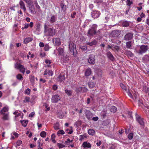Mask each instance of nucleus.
Returning <instances> with one entry per match:
<instances>
[{
  "label": "nucleus",
  "mask_w": 149,
  "mask_h": 149,
  "mask_svg": "<svg viewBox=\"0 0 149 149\" xmlns=\"http://www.w3.org/2000/svg\"><path fill=\"white\" fill-rule=\"evenodd\" d=\"M3 116L2 117V119L4 120H8L9 119V113L7 112L6 113L1 114Z\"/></svg>",
  "instance_id": "17"
},
{
  "label": "nucleus",
  "mask_w": 149,
  "mask_h": 149,
  "mask_svg": "<svg viewBox=\"0 0 149 149\" xmlns=\"http://www.w3.org/2000/svg\"><path fill=\"white\" fill-rule=\"evenodd\" d=\"M88 91V89L87 88L84 87L83 88V93H86Z\"/></svg>",
  "instance_id": "63"
},
{
  "label": "nucleus",
  "mask_w": 149,
  "mask_h": 149,
  "mask_svg": "<svg viewBox=\"0 0 149 149\" xmlns=\"http://www.w3.org/2000/svg\"><path fill=\"white\" fill-rule=\"evenodd\" d=\"M112 48L113 49V50H115L117 51H118L119 49V47L116 45H113L112 46Z\"/></svg>",
  "instance_id": "44"
},
{
  "label": "nucleus",
  "mask_w": 149,
  "mask_h": 149,
  "mask_svg": "<svg viewBox=\"0 0 149 149\" xmlns=\"http://www.w3.org/2000/svg\"><path fill=\"white\" fill-rule=\"evenodd\" d=\"M132 47L131 41H128L126 42V47L129 49H131Z\"/></svg>",
  "instance_id": "28"
},
{
  "label": "nucleus",
  "mask_w": 149,
  "mask_h": 149,
  "mask_svg": "<svg viewBox=\"0 0 149 149\" xmlns=\"http://www.w3.org/2000/svg\"><path fill=\"white\" fill-rule=\"evenodd\" d=\"M28 5H31L32 4V2L31 0H24Z\"/></svg>",
  "instance_id": "48"
},
{
  "label": "nucleus",
  "mask_w": 149,
  "mask_h": 149,
  "mask_svg": "<svg viewBox=\"0 0 149 149\" xmlns=\"http://www.w3.org/2000/svg\"><path fill=\"white\" fill-rule=\"evenodd\" d=\"M16 78L20 80H22V79L23 78V77L20 74H18L16 76Z\"/></svg>",
  "instance_id": "40"
},
{
  "label": "nucleus",
  "mask_w": 149,
  "mask_h": 149,
  "mask_svg": "<svg viewBox=\"0 0 149 149\" xmlns=\"http://www.w3.org/2000/svg\"><path fill=\"white\" fill-rule=\"evenodd\" d=\"M82 146L84 148L87 147L89 148L91 147V145L90 143H88L86 142H85L83 143Z\"/></svg>",
  "instance_id": "22"
},
{
  "label": "nucleus",
  "mask_w": 149,
  "mask_h": 149,
  "mask_svg": "<svg viewBox=\"0 0 149 149\" xmlns=\"http://www.w3.org/2000/svg\"><path fill=\"white\" fill-rule=\"evenodd\" d=\"M133 33L129 32L127 33L124 36V40H131L133 37Z\"/></svg>",
  "instance_id": "9"
},
{
  "label": "nucleus",
  "mask_w": 149,
  "mask_h": 149,
  "mask_svg": "<svg viewBox=\"0 0 149 149\" xmlns=\"http://www.w3.org/2000/svg\"><path fill=\"white\" fill-rule=\"evenodd\" d=\"M117 110V109L116 107L114 106H112L110 109L111 111L114 113L116 112V111Z\"/></svg>",
  "instance_id": "29"
},
{
  "label": "nucleus",
  "mask_w": 149,
  "mask_h": 149,
  "mask_svg": "<svg viewBox=\"0 0 149 149\" xmlns=\"http://www.w3.org/2000/svg\"><path fill=\"white\" fill-rule=\"evenodd\" d=\"M91 74V70L90 69H87L85 72V75L88 76L90 75Z\"/></svg>",
  "instance_id": "26"
},
{
  "label": "nucleus",
  "mask_w": 149,
  "mask_h": 149,
  "mask_svg": "<svg viewBox=\"0 0 149 149\" xmlns=\"http://www.w3.org/2000/svg\"><path fill=\"white\" fill-rule=\"evenodd\" d=\"M61 8L62 9H65L66 8V6L65 5L64 3H61Z\"/></svg>",
  "instance_id": "46"
},
{
  "label": "nucleus",
  "mask_w": 149,
  "mask_h": 149,
  "mask_svg": "<svg viewBox=\"0 0 149 149\" xmlns=\"http://www.w3.org/2000/svg\"><path fill=\"white\" fill-rule=\"evenodd\" d=\"M110 122L109 120H106L103 121L102 124L104 125H107L109 124Z\"/></svg>",
  "instance_id": "38"
},
{
  "label": "nucleus",
  "mask_w": 149,
  "mask_h": 149,
  "mask_svg": "<svg viewBox=\"0 0 149 149\" xmlns=\"http://www.w3.org/2000/svg\"><path fill=\"white\" fill-rule=\"evenodd\" d=\"M126 3L127 6H130L132 3V0H127Z\"/></svg>",
  "instance_id": "41"
},
{
  "label": "nucleus",
  "mask_w": 149,
  "mask_h": 149,
  "mask_svg": "<svg viewBox=\"0 0 149 149\" xmlns=\"http://www.w3.org/2000/svg\"><path fill=\"white\" fill-rule=\"evenodd\" d=\"M85 114L86 118L88 120H90L93 117V115L92 113L88 110H86Z\"/></svg>",
  "instance_id": "14"
},
{
  "label": "nucleus",
  "mask_w": 149,
  "mask_h": 149,
  "mask_svg": "<svg viewBox=\"0 0 149 149\" xmlns=\"http://www.w3.org/2000/svg\"><path fill=\"white\" fill-rule=\"evenodd\" d=\"M20 8L23 9H26L24 3L22 1H20L19 2Z\"/></svg>",
  "instance_id": "23"
},
{
  "label": "nucleus",
  "mask_w": 149,
  "mask_h": 149,
  "mask_svg": "<svg viewBox=\"0 0 149 149\" xmlns=\"http://www.w3.org/2000/svg\"><path fill=\"white\" fill-rule=\"evenodd\" d=\"M107 57L111 61H114L115 58L112 54L110 52H108L107 53Z\"/></svg>",
  "instance_id": "16"
},
{
  "label": "nucleus",
  "mask_w": 149,
  "mask_h": 149,
  "mask_svg": "<svg viewBox=\"0 0 149 149\" xmlns=\"http://www.w3.org/2000/svg\"><path fill=\"white\" fill-rule=\"evenodd\" d=\"M20 122L23 126L26 127L28 123V121L27 120H21Z\"/></svg>",
  "instance_id": "24"
},
{
  "label": "nucleus",
  "mask_w": 149,
  "mask_h": 149,
  "mask_svg": "<svg viewBox=\"0 0 149 149\" xmlns=\"http://www.w3.org/2000/svg\"><path fill=\"white\" fill-rule=\"evenodd\" d=\"M97 27V25H93L91 28L89 30L87 33L88 36H90L95 35L96 33V29Z\"/></svg>",
  "instance_id": "3"
},
{
  "label": "nucleus",
  "mask_w": 149,
  "mask_h": 149,
  "mask_svg": "<svg viewBox=\"0 0 149 149\" xmlns=\"http://www.w3.org/2000/svg\"><path fill=\"white\" fill-rule=\"evenodd\" d=\"M73 140H70V139L68 138L67 139V140L65 141V143L67 144V145H69L70 143L72 142Z\"/></svg>",
  "instance_id": "47"
},
{
  "label": "nucleus",
  "mask_w": 149,
  "mask_h": 149,
  "mask_svg": "<svg viewBox=\"0 0 149 149\" xmlns=\"http://www.w3.org/2000/svg\"><path fill=\"white\" fill-rule=\"evenodd\" d=\"M56 20V17L54 15H52L50 20V22L51 23H52L55 22Z\"/></svg>",
  "instance_id": "30"
},
{
  "label": "nucleus",
  "mask_w": 149,
  "mask_h": 149,
  "mask_svg": "<svg viewBox=\"0 0 149 149\" xmlns=\"http://www.w3.org/2000/svg\"><path fill=\"white\" fill-rule=\"evenodd\" d=\"M122 25L125 27H127L129 25V22L127 21L123 22L122 23Z\"/></svg>",
  "instance_id": "31"
},
{
  "label": "nucleus",
  "mask_w": 149,
  "mask_h": 149,
  "mask_svg": "<svg viewBox=\"0 0 149 149\" xmlns=\"http://www.w3.org/2000/svg\"><path fill=\"white\" fill-rule=\"evenodd\" d=\"M30 98L26 96L25 97V100L23 101L24 102H29V101Z\"/></svg>",
  "instance_id": "52"
},
{
  "label": "nucleus",
  "mask_w": 149,
  "mask_h": 149,
  "mask_svg": "<svg viewBox=\"0 0 149 149\" xmlns=\"http://www.w3.org/2000/svg\"><path fill=\"white\" fill-rule=\"evenodd\" d=\"M65 132L63 130H60L58 131L57 132V134L58 136H60L61 134H63Z\"/></svg>",
  "instance_id": "35"
},
{
  "label": "nucleus",
  "mask_w": 149,
  "mask_h": 149,
  "mask_svg": "<svg viewBox=\"0 0 149 149\" xmlns=\"http://www.w3.org/2000/svg\"><path fill=\"white\" fill-rule=\"evenodd\" d=\"M126 92L127 93L128 95L130 97L132 98V95L130 92L129 90H127V91Z\"/></svg>",
  "instance_id": "56"
},
{
  "label": "nucleus",
  "mask_w": 149,
  "mask_h": 149,
  "mask_svg": "<svg viewBox=\"0 0 149 149\" xmlns=\"http://www.w3.org/2000/svg\"><path fill=\"white\" fill-rule=\"evenodd\" d=\"M123 132V129H121L119 131V133L120 134L122 135Z\"/></svg>",
  "instance_id": "64"
},
{
  "label": "nucleus",
  "mask_w": 149,
  "mask_h": 149,
  "mask_svg": "<svg viewBox=\"0 0 149 149\" xmlns=\"http://www.w3.org/2000/svg\"><path fill=\"white\" fill-rule=\"evenodd\" d=\"M92 16L94 18L97 17L100 15V12L98 10H93L92 12Z\"/></svg>",
  "instance_id": "12"
},
{
  "label": "nucleus",
  "mask_w": 149,
  "mask_h": 149,
  "mask_svg": "<svg viewBox=\"0 0 149 149\" xmlns=\"http://www.w3.org/2000/svg\"><path fill=\"white\" fill-rule=\"evenodd\" d=\"M57 145L60 148H62L65 147V146L63 144L61 143H58L57 144Z\"/></svg>",
  "instance_id": "42"
},
{
  "label": "nucleus",
  "mask_w": 149,
  "mask_h": 149,
  "mask_svg": "<svg viewBox=\"0 0 149 149\" xmlns=\"http://www.w3.org/2000/svg\"><path fill=\"white\" fill-rule=\"evenodd\" d=\"M76 91L77 93H81L82 91H81V87L77 88L76 90Z\"/></svg>",
  "instance_id": "51"
},
{
  "label": "nucleus",
  "mask_w": 149,
  "mask_h": 149,
  "mask_svg": "<svg viewBox=\"0 0 149 149\" xmlns=\"http://www.w3.org/2000/svg\"><path fill=\"white\" fill-rule=\"evenodd\" d=\"M88 133L89 134L93 136L94 135L95 132L93 129H90L88 130Z\"/></svg>",
  "instance_id": "25"
},
{
  "label": "nucleus",
  "mask_w": 149,
  "mask_h": 149,
  "mask_svg": "<svg viewBox=\"0 0 149 149\" xmlns=\"http://www.w3.org/2000/svg\"><path fill=\"white\" fill-rule=\"evenodd\" d=\"M98 119V118L97 117H95L92 118V120L94 121H97Z\"/></svg>",
  "instance_id": "62"
},
{
  "label": "nucleus",
  "mask_w": 149,
  "mask_h": 149,
  "mask_svg": "<svg viewBox=\"0 0 149 149\" xmlns=\"http://www.w3.org/2000/svg\"><path fill=\"white\" fill-rule=\"evenodd\" d=\"M143 91L148 94L149 93V88L146 86H144L143 88Z\"/></svg>",
  "instance_id": "32"
},
{
  "label": "nucleus",
  "mask_w": 149,
  "mask_h": 149,
  "mask_svg": "<svg viewBox=\"0 0 149 149\" xmlns=\"http://www.w3.org/2000/svg\"><path fill=\"white\" fill-rule=\"evenodd\" d=\"M8 108L5 107L0 111V113L1 114L6 113L8 112Z\"/></svg>",
  "instance_id": "20"
},
{
  "label": "nucleus",
  "mask_w": 149,
  "mask_h": 149,
  "mask_svg": "<svg viewBox=\"0 0 149 149\" xmlns=\"http://www.w3.org/2000/svg\"><path fill=\"white\" fill-rule=\"evenodd\" d=\"M44 49L45 51H47L49 49V45L47 44H46L44 46Z\"/></svg>",
  "instance_id": "45"
},
{
  "label": "nucleus",
  "mask_w": 149,
  "mask_h": 149,
  "mask_svg": "<svg viewBox=\"0 0 149 149\" xmlns=\"http://www.w3.org/2000/svg\"><path fill=\"white\" fill-rule=\"evenodd\" d=\"M88 85L90 88H93L95 86V84L93 82H90L88 84Z\"/></svg>",
  "instance_id": "36"
},
{
  "label": "nucleus",
  "mask_w": 149,
  "mask_h": 149,
  "mask_svg": "<svg viewBox=\"0 0 149 149\" xmlns=\"http://www.w3.org/2000/svg\"><path fill=\"white\" fill-rule=\"evenodd\" d=\"M125 53L127 56H129L132 57L134 55L131 52L129 51H126Z\"/></svg>",
  "instance_id": "27"
},
{
  "label": "nucleus",
  "mask_w": 149,
  "mask_h": 149,
  "mask_svg": "<svg viewBox=\"0 0 149 149\" xmlns=\"http://www.w3.org/2000/svg\"><path fill=\"white\" fill-rule=\"evenodd\" d=\"M147 50V46L142 45L140 46V49L138 52V53L139 54H141L146 52Z\"/></svg>",
  "instance_id": "7"
},
{
  "label": "nucleus",
  "mask_w": 149,
  "mask_h": 149,
  "mask_svg": "<svg viewBox=\"0 0 149 149\" xmlns=\"http://www.w3.org/2000/svg\"><path fill=\"white\" fill-rule=\"evenodd\" d=\"M40 136L42 137H45L46 135V133L45 131H42L40 133Z\"/></svg>",
  "instance_id": "39"
},
{
  "label": "nucleus",
  "mask_w": 149,
  "mask_h": 149,
  "mask_svg": "<svg viewBox=\"0 0 149 149\" xmlns=\"http://www.w3.org/2000/svg\"><path fill=\"white\" fill-rule=\"evenodd\" d=\"M32 38H27L24 40V42L25 44H27L32 40Z\"/></svg>",
  "instance_id": "21"
},
{
  "label": "nucleus",
  "mask_w": 149,
  "mask_h": 149,
  "mask_svg": "<svg viewBox=\"0 0 149 149\" xmlns=\"http://www.w3.org/2000/svg\"><path fill=\"white\" fill-rule=\"evenodd\" d=\"M61 59L63 62H66L69 60V56L67 55H63L61 58Z\"/></svg>",
  "instance_id": "18"
},
{
  "label": "nucleus",
  "mask_w": 149,
  "mask_h": 149,
  "mask_svg": "<svg viewBox=\"0 0 149 149\" xmlns=\"http://www.w3.org/2000/svg\"><path fill=\"white\" fill-rule=\"evenodd\" d=\"M142 4V3H140L139 4V7H137L138 9H141L142 8V6H141V4Z\"/></svg>",
  "instance_id": "60"
},
{
  "label": "nucleus",
  "mask_w": 149,
  "mask_h": 149,
  "mask_svg": "<svg viewBox=\"0 0 149 149\" xmlns=\"http://www.w3.org/2000/svg\"><path fill=\"white\" fill-rule=\"evenodd\" d=\"M22 142L20 140L18 141L17 142V144L18 146H20L22 143Z\"/></svg>",
  "instance_id": "61"
},
{
  "label": "nucleus",
  "mask_w": 149,
  "mask_h": 149,
  "mask_svg": "<svg viewBox=\"0 0 149 149\" xmlns=\"http://www.w3.org/2000/svg\"><path fill=\"white\" fill-rule=\"evenodd\" d=\"M120 86L123 89L125 90L126 91H127V88L123 84H120Z\"/></svg>",
  "instance_id": "34"
},
{
  "label": "nucleus",
  "mask_w": 149,
  "mask_h": 149,
  "mask_svg": "<svg viewBox=\"0 0 149 149\" xmlns=\"http://www.w3.org/2000/svg\"><path fill=\"white\" fill-rule=\"evenodd\" d=\"M65 78L64 74H61L57 78V80L58 81L61 82L64 80Z\"/></svg>",
  "instance_id": "15"
},
{
  "label": "nucleus",
  "mask_w": 149,
  "mask_h": 149,
  "mask_svg": "<svg viewBox=\"0 0 149 149\" xmlns=\"http://www.w3.org/2000/svg\"><path fill=\"white\" fill-rule=\"evenodd\" d=\"M95 57L94 55H91L89 56L88 61L89 63L92 64H94L95 63Z\"/></svg>",
  "instance_id": "11"
},
{
  "label": "nucleus",
  "mask_w": 149,
  "mask_h": 149,
  "mask_svg": "<svg viewBox=\"0 0 149 149\" xmlns=\"http://www.w3.org/2000/svg\"><path fill=\"white\" fill-rule=\"evenodd\" d=\"M65 92L68 95L70 96L72 94V91L70 90L66 89L65 90Z\"/></svg>",
  "instance_id": "37"
},
{
  "label": "nucleus",
  "mask_w": 149,
  "mask_h": 149,
  "mask_svg": "<svg viewBox=\"0 0 149 149\" xmlns=\"http://www.w3.org/2000/svg\"><path fill=\"white\" fill-rule=\"evenodd\" d=\"M60 99L61 97L58 95H55L52 96L51 101L53 103H56L60 100Z\"/></svg>",
  "instance_id": "5"
},
{
  "label": "nucleus",
  "mask_w": 149,
  "mask_h": 149,
  "mask_svg": "<svg viewBox=\"0 0 149 149\" xmlns=\"http://www.w3.org/2000/svg\"><path fill=\"white\" fill-rule=\"evenodd\" d=\"M29 26V24H26L25 25V26L24 27H22V29L23 30H24L25 29H26L28 28Z\"/></svg>",
  "instance_id": "57"
},
{
  "label": "nucleus",
  "mask_w": 149,
  "mask_h": 149,
  "mask_svg": "<svg viewBox=\"0 0 149 149\" xmlns=\"http://www.w3.org/2000/svg\"><path fill=\"white\" fill-rule=\"evenodd\" d=\"M30 81L32 83H33L34 81L35 80V77L33 76H31L30 77Z\"/></svg>",
  "instance_id": "43"
},
{
  "label": "nucleus",
  "mask_w": 149,
  "mask_h": 149,
  "mask_svg": "<svg viewBox=\"0 0 149 149\" xmlns=\"http://www.w3.org/2000/svg\"><path fill=\"white\" fill-rule=\"evenodd\" d=\"M29 12L33 14H35L36 11V10H29Z\"/></svg>",
  "instance_id": "55"
},
{
  "label": "nucleus",
  "mask_w": 149,
  "mask_h": 149,
  "mask_svg": "<svg viewBox=\"0 0 149 149\" xmlns=\"http://www.w3.org/2000/svg\"><path fill=\"white\" fill-rule=\"evenodd\" d=\"M55 53H56V54H58V55H62L64 53V49L63 47H58L56 48V49L54 51Z\"/></svg>",
  "instance_id": "6"
},
{
  "label": "nucleus",
  "mask_w": 149,
  "mask_h": 149,
  "mask_svg": "<svg viewBox=\"0 0 149 149\" xmlns=\"http://www.w3.org/2000/svg\"><path fill=\"white\" fill-rule=\"evenodd\" d=\"M48 75L49 76H52L53 75V72L52 70H48Z\"/></svg>",
  "instance_id": "54"
},
{
  "label": "nucleus",
  "mask_w": 149,
  "mask_h": 149,
  "mask_svg": "<svg viewBox=\"0 0 149 149\" xmlns=\"http://www.w3.org/2000/svg\"><path fill=\"white\" fill-rule=\"evenodd\" d=\"M69 48L71 53L74 56L77 54L75 45L72 42H70L69 44Z\"/></svg>",
  "instance_id": "2"
},
{
  "label": "nucleus",
  "mask_w": 149,
  "mask_h": 149,
  "mask_svg": "<svg viewBox=\"0 0 149 149\" xmlns=\"http://www.w3.org/2000/svg\"><path fill=\"white\" fill-rule=\"evenodd\" d=\"M30 90L29 88H27L25 91V94L29 95L30 93Z\"/></svg>",
  "instance_id": "53"
},
{
  "label": "nucleus",
  "mask_w": 149,
  "mask_h": 149,
  "mask_svg": "<svg viewBox=\"0 0 149 149\" xmlns=\"http://www.w3.org/2000/svg\"><path fill=\"white\" fill-rule=\"evenodd\" d=\"M40 25L39 23H37L36 24V30L37 31H40Z\"/></svg>",
  "instance_id": "50"
},
{
  "label": "nucleus",
  "mask_w": 149,
  "mask_h": 149,
  "mask_svg": "<svg viewBox=\"0 0 149 149\" xmlns=\"http://www.w3.org/2000/svg\"><path fill=\"white\" fill-rule=\"evenodd\" d=\"M135 116L136 121L139 124L141 125L144 126V121L143 118H142L136 113Z\"/></svg>",
  "instance_id": "4"
},
{
  "label": "nucleus",
  "mask_w": 149,
  "mask_h": 149,
  "mask_svg": "<svg viewBox=\"0 0 149 149\" xmlns=\"http://www.w3.org/2000/svg\"><path fill=\"white\" fill-rule=\"evenodd\" d=\"M52 41L55 46H59L61 43L60 40L59 38H56L55 39L54 38L53 39Z\"/></svg>",
  "instance_id": "13"
},
{
  "label": "nucleus",
  "mask_w": 149,
  "mask_h": 149,
  "mask_svg": "<svg viewBox=\"0 0 149 149\" xmlns=\"http://www.w3.org/2000/svg\"><path fill=\"white\" fill-rule=\"evenodd\" d=\"M35 113L34 112H32L29 115V116L30 117H33Z\"/></svg>",
  "instance_id": "58"
},
{
  "label": "nucleus",
  "mask_w": 149,
  "mask_h": 149,
  "mask_svg": "<svg viewBox=\"0 0 149 149\" xmlns=\"http://www.w3.org/2000/svg\"><path fill=\"white\" fill-rule=\"evenodd\" d=\"M81 49L84 50V51H85L87 49V47H86V46H82L80 47Z\"/></svg>",
  "instance_id": "59"
},
{
  "label": "nucleus",
  "mask_w": 149,
  "mask_h": 149,
  "mask_svg": "<svg viewBox=\"0 0 149 149\" xmlns=\"http://www.w3.org/2000/svg\"><path fill=\"white\" fill-rule=\"evenodd\" d=\"M54 128L55 130H58L59 129V124L58 123H56L54 124Z\"/></svg>",
  "instance_id": "33"
},
{
  "label": "nucleus",
  "mask_w": 149,
  "mask_h": 149,
  "mask_svg": "<svg viewBox=\"0 0 149 149\" xmlns=\"http://www.w3.org/2000/svg\"><path fill=\"white\" fill-rule=\"evenodd\" d=\"M97 43V42L95 40H94L93 41L91 42H88L86 43V45L92 46L96 45Z\"/></svg>",
  "instance_id": "19"
},
{
  "label": "nucleus",
  "mask_w": 149,
  "mask_h": 149,
  "mask_svg": "<svg viewBox=\"0 0 149 149\" xmlns=\"http://www.w3.org/2000/svg\"><path fill=\"white\" fill-rule=\"evenodd\" d=\"M121 33L120 31L118 30L113 31L111 33V36L113 37H117Z\"/></svg>",
  "instance_id": "10"
},
{
  "label": "nucleus",
  "mask_w": 149,
  "mask_h": 149,
  "mask_svg": "<svg viewBox=\"0 0 149 149\" xmlns=\"http://www.w3.org/2000/svg\"><path fill=\"white\" fill-rule=\"evenodd\" d=\"M15 68L18 69H19L20 72L24 74L25 72V68L24 66L20 64H17L15 65Z\"/></svg>",
  "instance_id": "8"
},
{
  "label": "nucleus",
  "mask_w": 149,
  "mask_h": 149,
  "mask_svg": "<svg viewBox=\"0 0 149 149\" xmlns=\"http://www.w3.org/2000/svg\"><path fill=\"white\" fill-rule=\"evenodd\" d=\"M45 32L46 34L50 36H53L56 33L55 30L53 28H48V26L46 24L44 26Z\"/></svg>",
  "instance_id": "1"
},
{
  "label": "nucleus",
  "mask_w": 149,
  "mask_h": 149,
  "mask_svg": "<svg viewBox=\"0 0 149 149\" xmlns=\"http://www.w3.org/2000/svg\"><path fill=\"white\" fill-rule=\"evenodd\" d=\"M133 137V134L132 133H130L128 135V139L130 140H131L132 139Z\"/></svg>",
  "instance_id": "49"
}]
</instances>
